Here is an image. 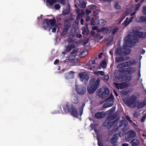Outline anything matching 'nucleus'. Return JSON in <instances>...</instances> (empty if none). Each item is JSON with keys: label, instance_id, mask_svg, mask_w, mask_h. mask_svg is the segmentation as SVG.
Masks as SVG:
<instances>
[{"label": "nucleus", "instance_id": "nucleus-12", "mask_svg": "<svg viewBox=\"0 0 146 146\" xmlns=\"http://www.w3.org/2000/svg\"><path fill=\"white\" fill-rule=\"evenodd\" d=\"M71 114L74 117H77L78 113L76 109L74 108H72L70 110Z\"/></svg>", "mask_w": 146, "mask_h": 146}, {"label": "nucleus", "instance_id": "nucleus-14", "mask_svg": "<svg viewBox=\"0 0 146 146\" xmlns=\"http://www.w3.org/2000/svg\"><path fill=\"white\" fill-rule=\"evenodd\" d=\"M69 26L70 23L68 21H66L65 22V27L64 28L63 32V34L64 35V34L67 31Z\"/></svg>", "mask_w": 146, "mask_h": 146}, {"label": "nucleus", "instance_id": "nucleus-60", "mask_svg": "<svg viewBox=\"0 0 146 146\" xmlns=\"http://www.w3.org/2000/svg\"><path fill=\"white\" fill-rule=\"evenodd\" d=\"M110 53L111 55H112L113 54V51L112 50H111L110 51Z\"/></svg>", "mask_w": 146, "mask_h": 146}, {"label": "nucleus", "instance_id": "nucleus-46", "mask_svg": "<svg viewBox=\"0 0 146 146\" xmlns=\"http://www.w3.org/2000/svg\"><path fill=\"white\" fill-rule=\"evenodd\" d=\"M140 5L139 4H138L136 5L135 7V9L136 10H137L139 9L140 7Z\"/></svg>", "mask_w": 146, "mask_h": 146}, {"label": "nucleus", "instance_id": "nucleus-27", "mask_svg": "<svg viewBox=\"0 0 146 146\" xmlns=\"http://www.w3.org/2000/svg\"><path fill=\"white\" fill-rule=\"evenodd\" d=\"M88 52L87 50H85L82 52L80 54L81 57H84L86 56L88 54Z\"/></svg>", "mask_w": 146, "mask_h": 146}, {"label": "nucleus", "instance_id": "nucleus-50", "mask_svg": "<svg viewBox=\"0 0 146 146\" xmlns=\"http://www.w3.org/2000/svg\"><path fill=\"white\" fill-rule=\"evenodd\" d=\"M59 62V60H56L54 62V64H56L58 63Z\"/></svg>", "mask_w": 146, "mask_h": 146}, {"label": "nucleus", "instance_id": "nucleus-37", "mask_svg": "<svg viewBox=\"0 0 146 146\" xmlns=\"http://www.w3.org/2000/svg\"><path fill=\"white\" fill-rule=\"evenodd\" d=\"M70 11V10L68 9V10H64L63 11V14H68Z\"/></svg>", "mask_w": 146, "mask_h": 146}, {"label": "nucleus", "instance_id": "nucleus-35", "mask_svg": "<svg viewBox=\"0 0 146 146\" xmlns=\"http://www.w3.org/2000/svg\"><path fill=\"white\" fill-rule=\"evenodd\" d=\"M110 125V124L108 123V120H107L105 121L103 123V125L104 126H107L108 125Z\"/></svg>", "mask_w": 146, "mask_h": 146}, {"label": "nucleus", "instance_id": "nucleus-57", "mask_svg": "<svg viewBox=\"0 0 146 146\" xmlns=\"http://www.w3.org/2000/svg\"><path fill=\"white\" fill-rule=\"evenodd\" d=\"M84 22V21L83 19H81V23L82 25H83V22Z\"/></svg>", "mask_w": 146, "mask_h": 146}, {"label": "nucleus", "instance_id": "nucleus-3", "mask_svg": "<svg viewBox=\"0 0 146 146\" xmlns=\"http://www.w3.org/2000/svg\"><path fill=\"white\" fill-rule=\"evenodd\" d=\"M55 23L54 20L51 19L47 21L46 22H44L42 25L44 29H48V30H49L50 28L55 26Z\"/></svg>", "mask_w": 146, "mask_h": 146}, {"label": "nucleus", "instance_id": "nucleus-28", "mask_svg": "<svg viewBox=\"0 0 146 146\" xmlns=\"http://www.w3.org/2000/svg\"><path fill=\"white\" fill-rule=\"evenodd\" d=\"M80 6L81 7L84 8L86 7L85 3L84 2V0H79Z\"/></svg>", "mask_w": 146, "mask_h": 146}, {"label": "nucleus", "instance_id": "nucleus-36", "mask_svg": "<svg viewBox=\"0 0 146 146\" xmlns=\"http://www.w3.org/2000/svg\"><path fill=\"white\" fill-rule=\"evenodd\" d=\"M115 80L116 82H120L122 81V80L121 78H119L115 76Z\"/></svg>", "mask_w": 146, "mask_h": 146}, {"label": "nucleus", "instance_id": "nucleus-43", "mask_svg": "<svg viewBox=\"0 0 146 146\" xmlns=\"http://www.w3.org/2000/svg\"><path fill=\"white\" fill-rule=\"evenodd\" d=\"M61 4H64L65 3V0H57Z\"/></svg>", "mask_w": 146, "mask_h": 146}, {"label": "nucleus", "instance_id": "nucleus-63", "mask_svg": "<svg viewBox=\"0 0 146 146\" xmlns=\"http://www.w3.org/2000/svg\"><path fill=\"white\" fill-rule=\"evenodd\" d=\"M125 18V17H123L122 19L121 20V21L123 19Z\"/></svg>", "mask_w": 146, "mask_h": 146}, {"label": "nucleus", "instance_id": "nucleus-41", "mask_svg": "<svg viewBox=\"0 0 146 146\" xmlns=\"http://www.w3.org/2000/svg\"><path fill=\"white\" fill-rule=\"evenodd\" d=\"M66 108H64V110H66V109H68V110L69 109V103H67L66 104Z\"/></svg>", "mask_w": 146, "mask_h": 146}, {"label": "nucleus", "instance_id": "nucleus-23", "mask_svg": "<svg viewBox=\"0 0 146 146\" xmlns=\"http://www.w3.org/2000/svg\"><path fill=\"white\" fill-rule=\"evenodd\" d=\"M118 30V28L116 27H112L111 28V31L113 34H114L116 33Z\"/></svg>", "mask_w": 146, "mask_h": 146}, {"label": "nucleus", "instance_id": "nucleus-47", "mask_svg": "<svg viewBox=\"0 0 146 146\" xmlns=\"http://www.w3.org/2000/svg\"><path fill=\"white\" fill-rule=\"evenodd\" d=\"M86 12L87 14H89L91 13V11L89 10L86 9Z\"/></svg>", "mask_w": 146, "mask_h": 146}, {"label": "nucleus", "instance_id": "nucleus-48", "mask_svg": "<svg viewBox=\"0 0 146 146\" xmlns=\"http://www.w3.org/2000/svg\"><path fill=\"white\" fill-rule=\"evenodd\" d=\"M115 8L117 9H119L120 8V6L119 5L117 4H116L115 5Z\"/></svg>", "mask_w": 146, "mask_h": 146}, {"label": "nucleus", "instance_id": "nucleus-42", "mask_svg": "<svg viewBox=\"0 0 146 146\" xmlns=\"http://www.w3.org/2000/svg\"><path fill=\"white\" fill-rule=\"evenodd\" d=\"M70 47H69V46H68L66 48V49L65 50L66 52H69L71 50Z\"/></svg>", "mask_w": 146, "mask_h": 146}, {"label": "nucleus", "instance_id": "nucleus-45", "mask_svg": "<svg viewBox=\"0 0 146 146\" xmlns=\"http://www.w3.org/2000/svg\"><path fill=\"white\" fill-rule=\"evenodd\" d=\"M146 118V116H143L141 118V121L142 122H143L144 121L145 119V118Z\"/></svg>", "mask_w": 146, "mask_h": 146}, {"label": "nucleus", "instance_id": "nucleus-25", "mask_svg": "<svg viewBox=\"0 0 146 146\" xmlns=\"http://www.w3.org/2000/svg\"><path fill=\"white\" fill-rule=\"evenodd\" d=\"M121 49L120 48H117L115 51V53L117 55H120L123 54V53H121Z\"/></svg>", "mask_w": 146, "mask_h": 146}, {"label": "nucleus", "instance_id": "nucleus-61", "mask_svg": "<svg viewBox=\"0 0 146 146\" xmlns=\"http://www.w3.org/2000/svg\"><path fill=\"white\" fill-rule=\"evenodd\" d=\"M111 110H113V111H115V108H112L110 110V111H111Z\"/></svg>", "mask_w": 146, "mask_h": 146}, {"label": "nucleus", "instance_id": "nucleus-44", "mask_svg": "<svg viewBox=\"0 0 146 146\" xmlns=\"http://www.w3.org/2000/svg\"><path fill=\"white\" fill-rule=\"evenodd\" d=\"M130 52V51L129 49H127L126 50V52H125L124 54L125 55H128L129 53Z\"/></svg>", "mask_w": 146, "mask_h": 146}, {"label": "nucleus", "instance_id": "nucleus-54", "mask_svg": "<svg viewBox=\"0 0 146 146\" xmlns=\"http://www.w3.org/2000/svg\"><path fill=\"white\" fill-rule=\"evenodd\" d=\"M82 35L81 34H78L77 35V37L78 38H80L81 37Z\"/></svg>", "mask_w": 146, "mask_h": 146}, {"label": "nucleus", "instance_id": "nucleus-11", "mask_svg": "<svg viewBox=\"0 0 146 146\" xmlns=\"http://www.w3.org/2000/svg\"><path fill=\"white\" fill-rule=\"evenodd\" d=\"M133 17L129 18L127 17L124 22L122 24L125 27H126L132 21Z\"/></svg>", "mask_w": 146, "mask_h": 146}, {"label": "nucleus", "instance_id": "nucleus-33", "mask_svg": "<svg viewBox=\"0 0 146 146\" xmlns=\"http://www.w3.org/2000/svg\"><path fill=\"white\" fill-rule=\"evenodd\" d=\"M108 28H103L102 29V31L104 33H105L108 31Z\"/></svg>", "mask_w": 146, "mask_h": 146}, {"label": "nucleus", "instance_id": "nucleus-17", "mask_svg": "<svg viewBox=\"0 0 146 146\" xmlns=\"http://www.w3.org/2000/svg\"><path fill=\"white\" fill-rule=\"evenodd\" d=\"M95 117L98 119H100L105 117V115L103 113H97L95 115Z\"/></svg>", "mask_w": 146, "mask_h": 146}, {"label": "nucleus", "instance_id": "nucleus-4", "mask_svg": "<svg viewBox=\"0 0 146 146\" xmlns=\"http://www.w3.org/2000/svg\"><path fill=\"white\" fill-rule=\"evenodd\" d=\"M98 93L99 96L101 98H104L108 96L110 92L108 89L106 88L102 90H98Z\"/></svg>", "mask_w": 146, "mask_h": 146}, {"label": "nucleus", "instance_id": "nucleus-52", "mask_svg": "<svg viewBox=\"0 0 146 146\" xmlns=\"http://www.w3.org/2000/svg\"><path fill=\"white\" fill-rule=\"evenodd\" d=\"M56 29L55 27H53L52 28V32L53 33H54L56 32Z\"/></svg>", "mask_w": 146, "mask_h": 146}, {"label": "nucleus", "instance_id": "nucleus-9", "mask_svg": "<svg viewBox=\"0 0 146 146\" xmlns=\"http://www.w3.org/2000/svg\"><path fill=\"white\" fill-rule=\"evenodd\" d=\"M76 90L78 93L80 94H84L86 91L85 88H82L80 86H77L76 85Z\"/></svg>", "mask_w": 146, "mask_h": 146}, {"label": "nucleus", "instance_id": "nucleus-5", "mask_svg": "<svg viewBox=\"0 0 146 146\" xmlns=\"http://www.w3.org/2000/svg\"><path fill=\"white\" fill-rule=\"evenodd\" d=\"M79 76L81 81L84 83L86 84L88 82L89 76L86 72H84L79 73Z\"/></svg>", "mask_w": 146, "mask_h": 146}, {"label": "nucleus", "instance_id": "nucleus-39", "mask_svg": "<svg viewBox=\"0 0 146 146\" xmlns=\"http://www.w3.org/2000/svg\"><path fill=\"white\" fill-rule=\"evenodd\" d=\"M95 63V61L94 60H93L90 61L89 63L88 64V65H92L93 64H94Z\"/></svg>", "mask_w": 146, "mask_h": 146}, {"label": "nucleus", "instance_id": "nucleus-24", "mask_svg": "<svg viewBox=\"0 0 146 146\" xmlns=\"http://www.w3.org/2000/svg\"><path fill=\"white\" fill-rule=\"evenodd\" d=\"M128 134L129 135L130 137H133L136 135L135 133L133 131H130L128 133Z\"/></svg>", "mask_w": 146, "mask_h": 146}, {"label": "nucleus", "instance_id": "nucleus-29", "mask_svg": "<svg viewBox=\"0 0 146 146\" xmlns=\"http://www.w3.org/2000/svg\"><path fill=\"white\" fill-rule=\"evenodd\" d=\"M82 34H88L90 33V31L89 30L85 28H82Z\"/></svg>", "mask_w": 146, "mask_h": 146}, {"label": "nucleus", "instance_id": "nucleus-40", "mask_svg": "<svg viewBox=\"0 0 146 146\" xmlns=\"http://www.w3.org/2000/svg\"><path fill=\"white\" fill-rule=\"evenodd\" d=\"M92 67L93 68H95V66L94 65H89V66H88V67L89 69L91 70L92 69Z\"/></svg>", "mask_w": 146, "mask_h": 146}, {"label": "nucleus", "instance_id": "nucleus-15", "mask_svg": "<svg viewBox=\"0 0 146 146\" xmlns=\"http://www.w3.org/2000/svg\"><path fill=\"white\" fill-rule=\"evenodd\" d=\"M76 11L77 13H78V15L77 18V19H80V18L84 14V11L81 10V11L80 10L77 9L76 10Z\"/></svg>", "mask_w": 146, "mask_h": 146}, {"label": "nucleus", "instance_id": "nucleus-53", "mask_svg": "<svg viewBox=\"0 0 146 146\" xmlns=\"http://www.w3.org/2000/svg\"><path fill=\"white\" fill-rule=\"evenodd\" d=\"M97 29H98V28L94 26V27H92V29L94 30H96Z\"/></svg>", "mask_w": 146, "mask_h": 146}, {"label": "nucleus", "instance_id": "nucleus-2", "mask_svg": "<svg viewBox=\"0 0 146 146\" xmlns=\"http://www.w3.org/2000/svg\"><path fill=\"white\" fill-rule=\"evenodd\" d=\"M137 36L146 38V33H142L139 31H134L132 35L129 34L125 38L124 45L128 46H131V43L132 42H135V41L134 40H137Z\"/></svg>", "mask_w": 146, "mask_h": 146}, {"label": "nucleus", "instance_id": "nucleus-38", "mask_svg": "<svg viewBox=\"0 0 146 146\" xmlns=\"http://www.w3.org/2000/svg\"><path fill=\"white\" fill-rule=\"evenodd\" d=\"M54 7L56 9H58L60 8V6L59 4H56L54 5Z\"/></svg>", "mask_w": 146, "mask_h": 146}, {"label": "nucleus", "instance_id": "nucleus-64", "mask_svg": "<svg viewBox=\"0 0 146 146\" xmlns=\"http://www.w3.org/2000/svg\"><path fill=\"white\" fill-rule=\"evenodd\" d=\"M90 19V17H89L88 19H87V20H88Z\"/></svg>", "mask_w": 146, "mask_h": 146}, {"label": "nucleus", "instance_id": "nucleus-51", "mask_svg": "<svg viewBox=\"0 0 146 146\" xmlns=\"http://www.w3.org/2000/svg\"><path fill=\"white\" fill-rule=\"evenodd\" d=\"M126 118L129 120L130 122H132V121L130 119V118L128 116H126Z\"/></svg>", "mask_w": 146, "mask_h": 146}, {"label": "nucleus", "instance_id": "nucleus-19", "mask_svg": "<svg viewBox=\"0 0 146 146\" xmlns=\"http://www.w3.org/2000/svg\"><path fill=\"white\" fill-rule=\"evenodd\" d=\"M114 84L115 86L117 89H121L124 87L123 85L122 84L116 83H114Z\"/></svg>", "mask_w": 146, "mask_h": 146}, {"label": "nucleus", "instance_id": "nucleus-1", "mask_svg": "<svg viewBox=\"0 0 146 146\" xmlns=\"http://www.w3.org/2000/svg\"><path fill=\"white\" fill-rule=\"evenodd\" d=\"M139 97V95L137 93H135L132 95L130 99L128 98L123 99V100L124 103L130 106H137L139 108L143 107L146 104V100L141 104L136 100Z\"/></svg>", "mask_w": 146, "mask_h": 146}, {"label": "nucleus", "instance_id": "nucleus-49", "mask_svg": "<svg viewBox=\"0 0 146 146\" xmlns=\"http://www.w3.org/2000/svg\"><path fill=\"white\" fill-rule=\"evenodd\" d=\"M104 79L106 80H108L109 78V77L108 75H105L104 76Z\"/></svg>", "mask_w": 146, "mask_h": 146}, {"label": "nucleus", "instance_id": "nucleus-56", "mask_svg": "<svg viewBox=\"0 0 146 146\" xmlns=\"http://www.w3.org/2000/svg\"><path fill=\"white\" fill-rule=\"evenodd\" d=\"M103 54V53L102 52H101L98 55V57L99 58H100L102 57V55Z\"/></svg>", "mask_w": 146, "mask_h": 146}, {"label": "nucleus", "instance_id": "nucleus-20", "mask_svg": "<svg viewBox=\"0 0 146 146\" xmlns=\"http://www.w3.org/2000/svg\"><path fill=\"white\" fill-rule=\"evenodd\" d=\"M74 72L73 71H71L70 73L67 74L66 75V78L68 79L72 78L74 77Z\"/></svg>", "mask_w": 146, "mask_h": 146}, {"label": "nucleus", "instance_id": "nucleus-6", "mask_svg": "<svg viewBox=\"0 0 146 146\" xmlns=\"http://www.w3.org/2000/svg\"><path fill=\"white\" fill-rule=\"evenodd\" d=\"M133 65V63L130 61L123 62L120 63L117 66L118 68H123L125 67L131 66Z\"/></svg>", "mask_w": 146, "mask_h": 146}, {"label": "nucleus", "instance_id": "nucleus-26", "mask_svg": "<svg viewBox=\"0 0 146 146\" xmlns=\"http://www.w3.org/2000/svg\"><path fill=\"white\" fill-rule=\"evenodd\" d=\"M106 23V21L104 19H100L98 21V23L101 25H104Z\"/></svg>", "mask_w": 146, "mask_h": 146}, {"label": "nucleus", "instance_id": "nucleus-13", "mask_svg": "<svg viewBox=\"0 0 146 146\" xmlns=\"http://www.w3.org/2000/svg\"><path fill=\"white\" fill-rule=\"evenodd\" d=\"M143 12L145 15H146V7L144 6L143 8ZM141 21L142 22H146V17H141L140 18Z\"/></svg>", "mask_w": 146, "mask_h": 146}, {"label": "nucleus", "instance_id": "nucleus-31", "mask_svg": "<svg viewBox=\"0 0 146 146\" xmlns=\"http://www.w3.org/2000/svg\"><path fill=\"white\" fill-rule=\"evenodd\" d=\"M124 60L122 57H117L115 59V61L117 62H119Z\"/></svg>", "mask_w": 146, "mask_h": 146}, {"label": "nucleus", "instance_id": "nucleus-16", "mask_svg": "<svg viewBox=\"0 0 146 146\" xmlns=\"http://www.w3.org/2000/svg\"><path fill=\"white\" fill-rule=\"evenodd\" d=\"M139 141L137 139H133L131 141L133 146H137L139 144Z\"/></svg>", "mask_w": 146, "mask_h": 146}, {"label": "nucleus", "instance_id": "nucleus-34", "mask_svg": "<svg viewBox=\"0 0 146 146\" xmlns=\"http://www.w3.org/2000/svg\"><path fill=\"white\" fill-rule=\"evenodd\" d=\"M101 66L103 68H106V62L105 61H103L101 63Z\"/></svg>", "mask_w": 146, "mask_h": 146}, {"label": "nucleus", "instance_id": "nucleus-59", "mask_svg": "<svg viewBox=\"0 0 146 146\" xmlns=\"http://www.w3.org/2000/svg\"><path fill=\"white\" fill-rule=\"evenodd\" d=\"M135 12H134L132 13H131L130 14V15L131 16H133L135 15Z\"/></svg>", "mask_w": 146, "mask_h": 146}, {"label": "nucleus", "instance_id": "nucleus-8", "mask_svg": "<svg viewBox=\"0 0 146 146\" xmlns=\"http://www.w3.org/2000/svg\"><path fill=\"white\" fill-rule=\"evenodd\" d=\"M99 81V80H98L97 81V84H96V85L95 86V87H93V86L91 84L90 85V86H88V92L90 94H92L95 92V91L97 88V86L98 85V84Z\"/></svg>", "mask_w": 146, "mask_h": 146}, {"label": "nucleus", "instance_id": "nucleus-32", "mask_svg": "<svg viewBox=\"0 0 146 146\" xmlns=\"http://www.w3.org/2000/svg\"><path fill=\"white\" fill-rule=\"evenodd\" d=\"M129 73H132L135 71V69L133 68H129L128 69Z\"/></svg>", "mask_w": 146, "mask_h": 146}, {"label": "nucleus", "instance_id": "nucleus-21", "mask_svg": "<svg viewBox=\"0 0 146 146\" xmlns=\"http://www.w3.org/2000/svg\"><path fill=\"white\" fill-rule=\"evenodd\" d=\"M118 136L117 134H115L113 136L111 139V142L112 143H114L116 142L117 140Z\"/></svg>", "mask_w": 146, "mask_h": 146}, {"label": "nucleus", "instance_id": "nucleus-30", "mask_svg": "<svg viewBox=\"0 0 146 146\" xmlns=\"http://www.w3.org/2000/svg\"><path fill=\"white\" fill-rule=\"evenodd\" d=\"M46 2L50 5H52L55 3L56 1L55 0H46Z\"/></svg>", "mask_w": 146, "mask_h": 146}, {"label": "nucleus", "instance_id": "nucleus-18", "mask_svg": "<svg viewBox=\"0 0 146 146\" xmlns=\"http://www.w3.org/2000/svg\"><path fill=\"white\" fill-rule=\"evenodd\" d=\"M72 100L75 104H77L78 102V100L76 95H73L72 97Z\"/></svg>", "mask_w": 146, "mask_h": 146}, {"label": "nucleus", "instance_id": "nucleus-58", "mask_svg": "<svg viewBox=\"0 0 146 146\" xmlns=\"http://www.w3.org/2000/svg\"><path fill=\"white\" fill-rule=\"evenodd\" d=\"M123 146H128V144L125 143L123 144Z\"/></svg>", "mask_w": 146, "mask_h": 146}, {"label": "nucleus", "instance_id": "nucleus-10", "mask_svg": "<svg viewBox=\"0 0 146 146\" xmlns=\"http://www.w3.org/2000/svg\"><path fill=\"white\" fill-rule=\"evenodd\" d=\"M99 80V81L98 82V85L97 86V88L99 87V82H100V79L99 78H97L96 80H95L94 79H92L91 80H90V84L92 85L94 87H95V86L96 85V84H97V81Z\"/></svg>", "mask_w": 146, "mask_h": 146}, {"label": "nucleus", "instance_id": "nucleus-22", "mask_svg": "<svg viewBox=\"0 0 146 146\" xmlns=\"http://www.w3.org/2000/svg\"><path fill=\"white\" fill-rule=\"evenodd\" d=\"M94 73L98 76L100 75L101 76H103L104 74V72L103 71H95L94 72Z\"/></svg>", "mask_w": 146, "mask_h": 146}, {"label": "nucleus", "instance_id": "nucleus-7", "mask_svg": "<svg viewBox=\"0 0 146 146\" xmlns=\"http://www.w3.org/2000/svg\"><path fill=\"white\" fill-rule=\"evenodd\" d=\"M106 103H105L103 105L104 108H106L111 107L113 104V98L111 97V98H109L107 100Z\"/></svg>", "mask_w": 146, "mask_h": 146}, {"label": "nucleus", "instance_id": "nucleus-62", "mask_svg": "<svg viewBox=\"0 0 146 146\" xmlns=\"http://www.w3.org/2000/svg\"><path fill=\"white\" fill-rule=\"evenodd\" d=\"M115 95L116 96H118V94H117L116 92H115Z\"/></svg>", "mask_w": 146, "mask_h": 146}, {"label": "nucleus", "instance_id": "nucleus-55", "mask_svg": "<svg viewBox=\"0 0 146 146\" xmlns=\"http://www.w3.org/2000/svg\"><path fill=\"white\" fill-rule=\"evenodd\" d=\"M110 40H109V42H112L113 41V38L112 37H110Z\"/></svg>", "mask_w": 146, "mask_h": 146}]
</instances>
